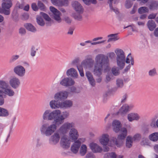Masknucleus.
Masks as SVG:
<instances>
[{
	"label": "nucleus",
	"instance_id": "nucleus-1",
	"mask_svg": "<svg viewBox=\"0 0 158 158\" xmlns=\"http://www.w3.org/2000/svg\"><path fill=\"white\" fill-rule=\"evenodd\" d=\"M75 127V124L73 122H65L60 127V135H63L61 138L60 144L63 148H69L71 142L77 140L79 133Z\"/></svg>",
	"mask_w": 158,
	"mask_h": 158
},
{
	"label": "nucleus",
	"instance_id": "nucleus-2",
	"mask_svg": "<svg viewBox=\"0 0 158 158\" xmlns=\"http://www.w3.org/2000/svg\"><path fill=\"white\" fill-rule=\"evenodd\" d=\"M105 71L109 69V60L107 56L103 54H98L95 58V63L93 69L94 74L98 77L96 78L97 82L100 83L102 80V75L103 69Z\"/></svg>",
	"mask_w": 158,
	"mask_h": 158
},
{
	"label": "nucleus",
	"instance_id": "nucleus-3",
	"mask_svg": "<svg viewBox=\"0 0 158 158\" xmlns=\"http://www.w3.org/2000/svg\"><path fill=\"white\" fill-rule=\"evenodd\" d=\"M115 52L116 55L117 64L120 69H122L124 67L125 62L127 64H129L131 62V65H134V59L131 54H128L126 58L125 53L121 49H116Z\"/></svg>",
	"mask_w": 158,
	"mask_h": 158
},
{
	"label": "nucleus",
	"instance_id": "nucleus-4",
	"mask_svg": "<svg viewBox=\"0 0 158 158\" xmlns=\"http://www.w3.org/2000/svg\"><path fill=\"white\" fill-rule=\"evenodd\" d=\"M57 124L53 123L50 124L48 123L43 124L40 128L41 134L47 137L50 136L56 130Z\"/></svg>",
	"mask_w": 158,
	"mask_h": 158
},
{
	"label": "nucleus",
	"instance_id": "nucleus-5",
	"mask_svg": "<svg viewBox=\"0 0 158 158\" xmlns=\"http://www.w3.org/2000/svg\"><path fill=\"white\" fill-rule=\"evenodd\" d=\"M120 132V134L118 135L117 138L113 137L111 139L114 144L118 147H120L123 145L124 139L127 135V131L125 128H121Z\"/></svg>",
	"mask_w": 158,
	"mask_h": 158
},
{
	"label": "nucleus",
	"instance_id": "nucleus-6",
	"mask_svg": "<svg viewBox=\"0 0 158 158\" xmlns=\"http://www.w3.org/2000/svg\"><path fill=\"white\" fill-rule=\"evenodd\" d=\"M13 5L12 0H2L0 13L9 15L10 13V8Z\"/></svg>",
	"mask_w": 158,
	"mask_h": 158
},
{
	"label": "nucleus",
	"instance_id": "nucleus-7",
	"mask_svg": "<svg viewBox=\"0 0 158 158\" xmlns=\"http://www.w3.org/2000/svg\"><path fill=\"white\" fill-rule=\"evenodd\" d=\"M0 88L4 90V96L12 97L15 94L14 90L11 89L9 85L6 81L0 80Z\"/></svg>",
	"mask_w": 158,
	"mask_h": 158
},
{
	"label": "nucleus",
	"instance_id": "nucleus-8",
	"mask_svg": "<svg viewBox=\"0 0 158 158\" xmlns=\"http://www.w3.org/2000/svg\"><path fill=\"white\" fill-rule=\"evenodd\" d=\"M54 99L50 101L49 105L51 109L57 110L59 108V93L57 92L55 94L53 97Z\"/></svg>",
	"mask_w": 158,
	"mask_h": 158
},
{
	"label": "nucleus",
	"instance_id": "nucleus-9",
	"mask_svg": "<svg viewBox=\"0 0 158 158\" xmlns=\"http://www.w3.org/2000/svg\"><path fill=\"white\" fill-rule=\"evenodd\" d=\"M14 72L18 76L22 77L25 76L26 70L25 68L21 65H18L14 67Z\"/></svg>",
	"mask_w": 158,
	"mask_h": 158
},
{
	"label": "nucleus",
	"instance_id": "nucleus-10",
	"mask_svg": "<svg viewBox=\"0 0 158 158\" xmlns=\"http://www.w3.org/2000/svg\"><path fill=\"white\" fill-rule=\"evenodd\" d=\"M9 84L13 89H16L20 85V81L18 77H13L10 78Z\"/></svg>",
	"mask_w": 158,
	"mask_h": 158
},
{
	"label": "nucleus",
	"instance_id": "nucleus-11",
	"mask_svg": "<svg viewBox=\"0 0 158 158\" xmlns=\"http://www.w3.org/2000/svg\"><path fill=\"white\" fill-rule=\"evenodd\" d=\"M50 121L53 120V123H58L59 122V110H51Z\"/></svg>",
	"mask_w": 158,
	"mask_h": 158
},
{
	"label": "nucleus",
	"instance_id": "nucleus-12",
	"mask_svg": "<svg viewBox=\"0 0 158 158\" xmlns=\"http://www.w3.org/2000/svg\"><path fill=\"white\" fill-rule=\"evenodd\" d=\"M74 142L72 144L70 148L71 151L74 154H77L80 147L81 142L79 140L73 141Z\"/></svg>",
	"mask_w": 158,
	"mask_h": 158
},
{
	"label": "nucleus",
	"instance_id": "nucleus-13",
	"mask_svg": "<svg viewBox=\"0 0 158 158\" xmlns=\"http://www.w3.org/2000/svg\"><path fill=\"white\" fill-rule=\"evenodd\" d=\"M74 81L71 78H65L60 82V84L63 86L68 87L74 84Z\"/></svg>",
	"mask_w": 158,
	"mask_h": 158
},
{
	"label": "nucleus",
	"instance_id": "nucleus-14",
	"mask_svg": "<svg viewBox=\"0 0 158 158\" xmlns=\"http://www.w3.org/2000/svg\"><path fill=\"white\" fill-rule=\"evenodd\" d=\"M72 6L76 11L78 13H82L83 8L81 5L77 1H74L72 3Z\"/></svg>",
	"mask_w": 158,
	"mask_h": 158
},
{
	"label": "nucleus",
	"instance_id": "nucleus-15",
	"mask_svg": "<svg viewBox=\"0 0 158 158\" xmlns=\"http://www.w3.org/2000/svg\"><path fill=\"white\" fill-rule=\"evenodd\" d=\"M73 105V102L71 100H66L60 103V108L67 109L72 107Z\"/></svg>",
	"mask_w": 158,
	"mask_h": 158
},
{
	"label": "nucleus",
	"instance_id": "nucleus-16",
	"mask_svg": "<svg viewBox=\"0 0 158 158\" xmlns=\"http://www.w3.org/2000/svg\"><path fill=\"white\" fill-rule=\"evenodd\" d=\"M49 140L53 144L57 143L59 140V132L57 131L53 133L50 137Z\"/></svg>",
	"mask_w": 158,
	"mask_h": 158
},
{
	"label": "nucleus",
	"instance_id": "nucleus-17",
	"mask_svg": "<svg viewBox=\"0 0 158 158\" xmlns=\"http://www.w3.org/2000/svg\"><path fill=\"white\" fill-rule=\"evenodd\" d=\"M89 147L93 152H101L102 150V148L94 143H91L89 144Z\"/></svg>",
	"mask_w": 158,
	"mask_h": 158
},
{
	"label": "nucleus",
	"instance_id": "nucleus-18",
	"mask_svg": "<svg viewBox=\"0 0 158 158\" xmlns=\"http://www.w3.org/2000/svg\"><path fill=\"white\" fill-rule=\"evenodd\" d=\"M50 11L53 14V18L56 20H59V11L56 8L52 6H50L49 7Z\"/></svg>",
	"mask_w": 158,
	"mask_h": 158
},
{
	"label": "nucleus",
	"instance_id": "nucleus-19",
	"mask_svg": "<svg viewBox=\"0 0 158 158\" xmlns=\"http://www.w3.org/2000/svg\"><path fill=\"white\" fill-rule=\"evenodd\" d=\"M51 110L46 109L44 110L42 114V118L44 120L50 121Z\"/></svg>",
	"mask_w": 158,
	"mask_h": 158
},
{
	"label": "nucleus",
	"instance_id": "nucleus-20",
	"mask_svg": "<svg viewBox=\"0 0 158 158\" xmlns=\"http://www.w3.org/2000/svg\"><path fill=\"white\" fill-rule=\"evenodd\" d=\"M85 75L88 79L89 84L93 86L95 85V82L92 73L89 71H87Z\"/></svg>",
	"mask_w": 158,
	"mask_h": 158
},
{
	"label": "nucleus",
	"instance_id": "nucleus-21",
	"mask_svg": "<svg viewBox=\"0 0 158 158\" xmlns=\"http://www.w3.org/2000/svg\"><path fill=\"white\" fill-rule=\"evenodd\" d=\"M113 129L115 132H118L120 131V128L121 127V124L120 122L117 120H114L112 123Z\"/></svg>",
	"mask_w": 158,
	"mask_h": 158
},
{
	"label": "nucleus",
	"instance_id": "nucleus-22",
	"mask_svg": "<svg viewBox=\"0 0 158 158\" xmlns=\"http://www.w3.org/2000/svg\"><path fill=\"white\" fill-rule=\"evenodd\" d=\"M109 140V135L105 134L102 135V138L100 139V142L102 144L106 145L108 143Z\"/></svg>",
	"mask_w": 158,
	"mask_h": 158
},
{
	"label": "nucleus",
	"instance_id": "nucleus-23",
	"mask_svg": "<svg viewBox=\"0 0 158 158\" xmlns=\"http://www.w3.org/2000/svg\"><path fill=\"white\" fill-rule=\"evenodd\" d=\"M66 74L68 76L77 77L78 76L76 70L73 68H71L68 70L66 72Z\"/></svg>",
	"mask_w": 158,
	"mask_h": 158
},
{
	"label": "nucleus",
	"instance_id": "nucleus-24",
	"mask_svg": "<svg viewBox=\"0 0 158 158\" xmlns=\"http://www.w3.org/2000/svg\"><path fill=\"white\" fill-rule=\"evenodd\" d=\"M127 118L130 122H132L134 120H138L139 118V117L136 113H131L128 114Z\"/></svg>",
	"mask_w": 158,
	"mask_h": 158
},
{
	"label": "nucleus",
	"instance_id": "nucleus-25",
	"mask_svg": "<svg viewBox=\"0 0 158 158\" xmlns=\"http://www.w3.org/2000/svg\"><path fill=\"white\" fill-rule=\"evenodd\" d=\"M129 106L127 104H125L120 108L118 112V114L124 115L128 111Z\"/></svg>",
	"mask_w": 158,
	"mask_h": 158
},
{
	"label": "nucleus",
	"instance_id": "nucleus-26",
	"mask_svg": "<svg viewBox=\"0 0 158 158\" xmlns=\"http://www.w3.org/2000/svg\"><path fill=\"white\" fill-rule=\"evenodd\" d=\"M118 34H111L108 35V37L109 38L107 40V42H109L111 41H116L118 40L119 38L118 37Z\"/></svg>",
	"mask_w": 158,
	"mask_h": 158
},
{
	"label": "nucleus",
	"instance_id": "nucleus-27",
	"mask_svg": "<svg viewBox=\"0 0 158 158\" xmlns=\"http://www.w3.org/2000/svg\"><path fill=\"white\" fill-rule=\"evenodd\" d=\"M133 139L131 136H128L126 139V145L127 148H131L133 144Z\"/></svg>",
	"mask_w": 158,
	"mask_h": 158
},
{
	"label": "nucleus",
	"instance_id": "nucleus-28",
	"mask_svg": "<svg viewBox=\"0 0 158 158\" xmlns=\"http://www.w3.org/2000/svg\"><path fill=\"white\" fill-rule=\"evenodd\" d=\"M149 8L151 10H154L158 8V2L153 0L150 3Z\"/></svg>",
	"mask_w": 158,
	"mask_h": 158
},
{
	"label": "nucleus",
	"instance_id": "nucleus-29",
	"mask_svg": "<svg viewBox=\"0 0 158 158\" xmlns=\"http://www.w3.org/2000/svg\"><path fill=\"white\" fill-rule=\"evenodd\" d=\"M147 26L151 31H153L156 27V24L155 22L152 20H149L147 23Z\"/></svg>",
	"mask_w": 158,
	"mask_h": 158
},
{
	"label": "nucleus",
	"instance_id": "nucleus-30",
	"mask_svg": "<svg viewBox=\"0 0 158 158\" xmlns=\"http://www.w3.org/2000/svg\"><path fill=\"white\" fill-rule=\"evenodd\" d=\"M9 114V113L7 110L0 107V116L7 117Z\"/></svg>",
	"mask_w": 158,
	"mask_h": 158
},
{
	"label": "nucleus",
	"instance_id": "nucleus-31",
	"mask_svg": "<svg viewBox=\"0 0 158 158\" xmlns=\"http://www.w3.org/2000/svg\"><path fill=\"white\" fill-rule=\"evenodd\" d=\"M87 151V148L85 144H82L80 147L79 151L80 155L81 156H84L86 153Z\"/></svg>",
	"mask_w": 158,
	"mask_h": 158
},
{
	"label": "nucleus",
	"instance_id": "nucleus-32",
	"mask_svg": "<svg viewBox=\"0 0 158 158\" xmlns=\"http://www.w3.org/2000/svg\"><path fill=\"white\" fill-rule=\"evenodd\" d=\"M69 93L66 91H62L60 92V100L66 99L68 96Z\"/></svg>",
	"mask_w": 158,
	"mask_h": 158
},
{
	"label": "nucleus",
	"instance_id": "nucleus-33",
	"mask_svg": "<svg viewBox=\"0 0 158 158\" xmlns=\"http://www.w3.org/2000/svg\"><path fill=\"white\" fill-rule=\"evenodd\" d=\"M24 27L27 30L30 31L34 32L36 31L35 28L30 23L25 24Z\"/></svg>",
	"mask_w": 158,
	"mask_h": 158
},
{
	"label": "nucleus",
	"instance_id": "nucleus-34",
	"mask_svg": "<svg viewBox=\"0 0 158 158\" xmlns=\"http://www.w3.org/2000/svg\"><path fill=\"white\" fill-rule=\"evenodd\" d=\"M90 59H87L83 61L81 63V66L86 68L89 67L90 64Z\"/></svg>",
	"mask_w": 158,
	"mask_h": 158
},
{
	"label": "nucleus",
	"instance_id": "nucleus-35",
	"mask_svg": "<svg viewBox=\"0 0 158 158\" xmlns=\"http://www.w3.org/2000/svg\"><path fill=\"white\" fill-rule=\"evenodd\" d=\"M69 115V113L67 111H65L62 113L60 112V124L61 122L67 118Z\"/></svg>",
	"mask_w": 158,
	"mask_h": 158
},
{
	"label": "nucleus",
	"instance_id": "nucleus-36",
	"mask_svg": "<svg viewBox=\"0 0 158 158\" xmlns=\"http://www.w3.org/2000/svg\"><path fill=\"white\" fill-rule=\"evenodd\" d=\"M150 140L153 141H156L158 140V132H155L149 136Z\"/></svg>",
	"mask_w": 158,
	"mask_h": 158
},
{
	"label": "nucleus",
	"instance_id": "nucleus-37",
	"mask_svg": "<svg viewBox=\"0 0 158 158\" xmlns=\"http://www.w3.org/2000/svg\"><path fill=\"white\" fill-rule=\"evenodd\" d=\"M38 50V48H37L33 46L31 48L30 55L31 57H34L36 56V51Z\"/></svg>",
	"mask_w": 158,
	"mask_h": 158
},
{
	"label": "nucleus",
	"instance_id": "nucleus-38",
	"mask_svg": "<svg viewBox=\"0 0 158 158\" xmlns=\"http://www.w3.org/2000/svg\"><path fill=\"white\" fill-rule=\"evenodd\" d=\"M148 7L145 6H143L140 7L138 9V12L140 14H142L148 12Z\"/></svg>",
	"mask_w": 158,
	"mask_h": 158
},
{
	"label": "nucleus",
	"instance_id": "nucleus-39",
	"mask_svg": "<svg viewBox=\"0 0 158 158\" xmlns=\"http://www.w3.org/2000/svg\"><path fill=\"white\" fill-rule=\"evenodd\" d=\"M116 155L114 152L107 153L104 155V158H116Z\"/></svg>",
	"mask_w": 158,
	"mask_h": 158
},
{
	"label": "nucleus",
	"instance_id": "nucleus-40",
	"mask_svg": "<svg viewBox=\"0 0 158 158\" xmlns=\"http://www.w3.org/2000/svg\"><path fill=\"white\" fill-rule=\"evenodd\" d=\"M111 72L114 76H118L119 74V69L116 67H114L112 68Z\"/></svg>",
	"mask_w": 158,
	"mask_h": 158
},
{
	"label": "nucleus",
	"instance_id": "nucleus-41",
	"mask_svg": "<svg viewBox=\"0 0 158 158\" xmlns=\"http://www.w3.org/2000/svg\"><path fill=\"white\" fill-rule=\"evenodd\" d=\"M116 84L118 88L122 87L123 85V80L120 79H118L116 80Z\"/></svg>",
	"mask_w": 158,
	"mask_h": 158
},
{
	"label": "nucleus",
	"instance_id": "nucleus-42",
	"mask_svg": "<svg viewBox=\"0 0 158 158\" xmlns=\"http://www.w3.org/2000/svg\"><path fill=\"white\" fill-rule=\"evenodd\" d=\"M40 14L46 21L48 22L51 21V18L47 14L42 12H40Z\"/></svg>",
	"mask_w": 158,
	"mask_h": 158
},
{
	"label": "nucleus",
	"instance_id": "nucleus-43",
	"mask_svg": "<svg viewBox=\"0 0 158 158\" xmlns=\"http://www.w3.org/2000/svg\"><path fill=\"white\" fill-rule=\"evenodd\" d=\"M37 22V23L41 26H43L44 24V23L42 19L40 16H37L36 18Z\"/></svg>",
	"mask_w": 158,
	"mask_h": 158
},
{
	"label": "nucleus",
	"instance_id": "nucleus-44",
	"mask_svg": "<svg viewBox=\"0 0 158 158\" xmlns=\"http://www.w3.org/2000/svg\"><path fill=\"white\" fill-rule=\"evenodd\" d=\"M86 4L89 5L90 3L95 4L97 3L96 0H82Z\"/></svg>",
	"mask_w": 158,
	"mask_h": 158
},
{
	"label": "nucleus",
	"instance_id": "nucleus-45",
	"mask_svg": "<svg viewBox=\"0 0 158 158\" xmlns=\"http://www.w3.org/2000/svg\"><path fill=\"white\" fill-rule=\"evenodd\" d=\"M149 75L151 77H153L157 74L156 70L155 69H153L150 70L148 72Z\"/></svg>",
	"mask_w": 158,
	"mask_h": 158
},
{
	"label": "nucleus",
	"instance_id": "nucleus-46",
	"mask_svg": "<svg viewBox=\"0 0 158 158\" xmlns=\"http://www.w3.org/2000/svg\"><path fill=\"white\" fill-rule=\"evenodd\" d=\"M77 68L79 72L80 76L81 77H83L84 76V73L82 66H81V65L77 66Z\"/></svg>",
	"mask_w": 158,
	"mask_h": 158
},
{
	"label": "nucleus",
	"instance_id": "nucleus-47",
	"mask_svg": "<svg viewBox=\"0 0 158 158\" xmlns=\"http://www.w3.org/2000/svg\"><path fill=\"white\" fill-rule=\"evenodd\" d=\"M16 5L19 8H22L23 5V0H19L18 1Z\"/></svg>",
	"mask_w": 158,
	"mask_h": 158
},
{
	"label": "nucleus",
	"instance_id": "nucleus-48",
	"mask_svg": "<svg viewBox=\"0 0 158 158\" xmlns=\"http://www.w3.org/2000/svg\"><path fill=\"white\" fill-rule=\"evenodd\" d=\"M141 136L140 134H136L134 135L133 136V137L132 138L133 139V140L134 141L135 140H139L141 139Z\"/></svg>",
	"mask_w": 158,
	"mask_h": 158
},
{
	"label": "nucleus",
	"instance_id": "nucleus-49",
	"mask_svg": "<svg viewBox=\"0 0 158 158\" xmlns=\"http://www.w3.org/2000/svg\"><path fill=\"white\" fill-rule=\"evenodd\" d=\"M37 5L38 8L39 7L41 10H43L45 9L44 5L41 1H38V2Z\"/></svg>",
	"mask_w": 158,
	"mask_h": 158
},
{
	"label": "nucleus",
	"instance_id": "nucleus-50",
	"mask_svg": "<svg viewBox=\"0 0 158 158\" xmlns=\"http://www.w3.org/2000/svg\"><path fill=\"white\" fill-rule=\"evenodd\" d=\"M63 20L67 24H70L72 22V20L69 17L65 16L64 17Z\"/></svg>",
	"mask_w": 158,
	"mask_h": 158
},
{
	"label": "nucleus",
	"instance_id": "nucleus-51",
	"mask_svg": "<svg viewBox=\"0 0 158 158\" xmlns=\"http://www.w3.org/2000/svg\"><path fill=\"white\" fill-rule=\"evenodd\" d=\"M68 4V0H60V6H67Z\"/></svg>",
	"mask_w": 158,
	"mask_h": 158
},
{
	"label": "nucleus",
	"instance_id": "nucleus-52",
	"mask_svg": "<svg viewBox=\"0 0 158 158\" xmlns=\"http://www.w3.org/2000/svg\"><path fill=\"white\" fill-rule=\"evenodd\" d=\"M31 7L32 10L35 11L38 10V6L36 5V3H33L31 4Z\"/></svg>",
	"mask_w": 158,
	"mask_h": 158
},
{
	"label": "nucleus",
	"instance_id": "nucleus-53",
	"mask_svg": "<svg viewBox=\"0 0 158 158\" xmlns=\"http://www.w3.org/2000/svg\"><path fill=\"white\" fill-rule=\"evenodd\" d=\"M85 158H95V157L93 153L90 152L86 155Z\"/></svg>",
	"mask_w": 158,
	"mask_h": 158
},
{
	"label": "nucleus",
	"instance_id": "nucleus-54",
	"mask_svg": "<svg viewBox=\"0 0 158 158\" xmlns=\"http://www.w3.org/2000/svg\"><path fill=\"white\" fill-rule=\"evenodd\" d=\"M73 17L75 19L78 20H81L82 19V16L80 14H75L73 15Z\"/></svg>",
	"mask_w": 158,
	"mask_h": 158
},
{
	"label": "nucleus",
	"instance_id": "nucleus-55",
	"mask_svg": "<svg viewBox=\"0 0 158 158\" xmlns=\"http://www.w3.org/2000/svg\"><path fill=\"white\" fill-rule=\"evenodd\" d=\"M130 27L132 30V31H137V30L136 27L134 26L133 24H132L131 25H129L126 27H124V29H125L126 28H127L128 27Z\"/></svg>",
	"mask_w": 158,
	"mask_h": 158
},
{
	"label": "nucleus",
	"instance_id": "nucleus-56",
	"mask_svg": "<svg viewBox=\"0 0 158 158\" xmlns=\"http://www.w3.org/2000/svg\"><path fill=\"white\" fill-rule=\"evenodd\" d=\"M19 33L21 35H23L26 33V31L24 28H21L19 30Z\"/></svg>",
	"mask_w": 158,
	"mask_h": 158
},
{
	"label": "nucleus",
	"instance_id": "nucleus-57",
	"mask_svg": "<svg viewBox=\"0 0 158 158\" xmlns=\"http://www.w3.org/2000/svg\"><path fill=\"white\" fill-rule=\"evenodd\" d=\"M10 135V132L9 131L5 132L3 135V136L5 138V139H6V140H7V138L9 137Z\"/></svg>",
	"mask_w": 158,
	"mask_h": 158
},
{
	"label": "nucleus",
	"instance_id": "nucleus-58",
	"mask_svg": "<svg viewBox=\"0 0 158 158\" xmlns=\"http://www.w3.org/2000/svg\"><path fill=\"white\" fill-rule=\"evenodd\" d=\"M127 94H124L122 97V98L121 100V103H124L126 102L127 100Z\"/></svg>",
	"mask_w": 158,
	"mask_h": 158
},
{
	"label": "nucleus",
	"instance_id": "nucleus-59",
	"mask_svg": "<svg viewBox=\"0 0 158 158\" xmlns=\"http://www.w3.org/2000/svg\"><path fill=\"white\" fill-rule=\"evenodd\" d=\"M29 17V15L27 14H24L22 15V19L23 20H27Z\"/></svg>",
	"mask_w": 158,
	"mask_h": 158
},
{
	"label": "nucleus",
	"instance_id": "nucleus-60",
	"mask_svg": "<svg viewBox=\"0 0 158 158\" xmlns=\"http://www.w3.org/2000/svg\"><path fill=\"white\" fill-rule=\"evenodd\" d=\"M74 30V28L72 27H70L69 28L68 31V33H67L68 34L72 35L73 34Z\"/></svg>",
	"mask_w": 158,
	"mask_h": 158
},
{
	"label": "nucleus",
	"instance_id": "nucleus-61",
	"mask_svg": "<svg viewBox=\"0 0 158 158\" xmlns=\"http://www.w3.org/2000/svg\"><path fill=\"white\" fill-rule=\"evenodd\" d=\"M106 40H102L100 41H98V42H92L91 43V44L92 45H96L97 44H102L103 43H104Z\"/></svg>",
	"mask_w": 158,
	"mask_h": 158
},
{
	"label": "nucleus",
	"instance_id": "nucleus-62",
	"mask_svg": "<svg viewBox=\"0 0 158 158\" xmlns=\"http://www.w3.org/2000/svg\"><path fill=\"white\" fill-rule=\"evenodd\" d=\"M108 56L110 58L113 59L114 57L115 54L114 52H111L109 53Z\"/></svg>",
	"mask_w": 158,
	"mask_h": 158
},
{
	"label": "nucleus",
	"instance_id": "nucleus-63",
	"mask_svg": "<svg viewBox=\"0 0 158 158\" xmlns=\"http://www.w3.org/2000/svg\"><path fill=\"white\" fill-rule=\"evenodd\" d=\"M4 103V99L3 97H0V106H2Z\"/></svg>",
	"mask_w": 158,
	"mask_h": 158
},
{
	"label": "nucleus",
	"instance_id": "nucleus-64",
	"mask_svg": "<svg viewBox=\"0 0 158 158\" xmlns=\"http://www.w3.org/2000/svg\"><path fill=\"white\" fill-rule=\"evenodd\" d=\"M156 17V15L154 14H151L150 15L148 16V19H154Z\"/></svg>",
	"mask_w": 158,
	"mask_h": 158
}]
</instances>
